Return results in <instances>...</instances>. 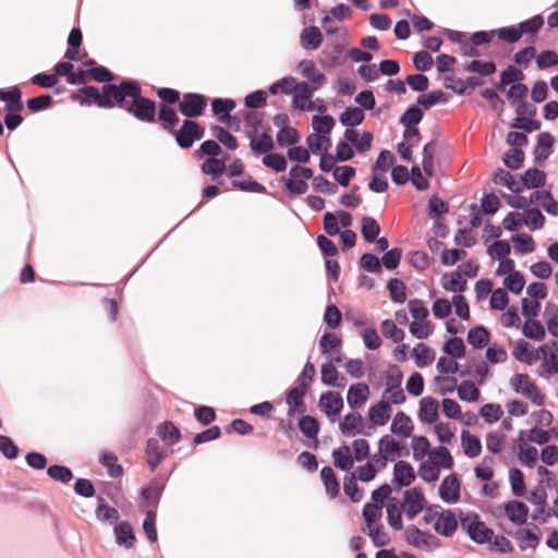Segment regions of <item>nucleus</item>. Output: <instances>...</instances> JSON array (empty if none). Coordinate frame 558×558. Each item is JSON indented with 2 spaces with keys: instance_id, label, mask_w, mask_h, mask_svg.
Returning a JSON list of instances; mask_svg holds the SVG:
<instances>
[{
  "instance_id": "nucleus-49",
  "label": "nucleus",
  "mask_w": 558,
  "mask_h": 558,
  "mask_svg": "<svg viewBox=\"0 0 558 558\" xmlns=\"http://www.w3.org/2000/svg\"><path fill=\"white\" fill-rule=\"evenodd\" d=\"M387 508V519L389 525L396 531H400L403 527L401 510L396 501V499L389 500L386 506Z\"/></svg>"
},
{
  "instance_id": "nucleus-58",
  "label": "nucleus",
  "mask_w": 558,
  "mask_h": 558,
  "mask_svg": "<svg viewBox=\"0 0 558 558\" xmlns=\"http://www.w3.org/2000/svg\"><path fill=\"white\" fill-rule=\"evenodd\" d=\"M524 277L517 270L512 274H509L504 279L505 288L514 294H520L524 288Z\"/></svg>"
},
{
  "instance_id": "nucleus-5",
  "label": "nucleus",
  "mask_w": 558,
  "mask_h": 558,
  "mask_svg": "<svg viewBox=\"0 0 558 558\" xmlns=\"http://www.w3.org/2000/svg\"><path fill=\"white\" fill-rule=\"evenodd\" d=\"M512 389L525 398L530 399L534 404L542 405L544 403V395L538 387L531 380L526 374H515L510 379Z\"/></svg>"
},
{
  "instance_id": "nucleus-29",
  "label": "nucleus",
  "mask_w": 558,
  "mask_h": 558,
  "mask_svg": "<svg viewBox=\"0 0 558 558\" xmlns=\"http://www.w3.org/2000/svg\"><path fill=\"white\" fill-rule=\"evenodd\" d=\"M461 446L463 452L469 458H476L482 452V444L477 436L472 435L469 430L461 432Z\"/></svg>"
},
{
  "instance_id": "nucleus-63",
  "label": "nucleus",
  "mask_w": 558,
  "mask_h": 558,
  "mask_svg": "<svg viewBox=\"0 0 558 558\" xmlns=\"http://www.w3.org/2000/svg\"><path fill=\"white\" fill-rule=\"evenodd\" d=\"M265 167L272 169L276 172H282L287 169V159L283 155L269 153L263 158Z\"/></svg>"
},
{
  "instance_id": "nucleus-22",
  "label": "nucleus",
  "mask_w": 558,
  "mask_h": 558,
  "mask_svg": "<svg viewBox=\"0 0 558 558\" xmlns=\"http://www.w3.org/2000/svg\"><path fill=\"white\" fill-rule=\"evenodd\" d=\"M415 478L414 470L407 461H398L393 466L392 482L400 486H409Z\"/></svg>"
},
{
  "instance_id": "nucleus-19",
  "label": "nucleus",
  "mask_w": 558,
  "mask_h": 558,
  "mask_svg": "<svg viewBox=\"0 0 558 558\" xmlns=\"http://www.w3.org/2000/svg\"><path fill=\"white\" fill-rule=\"evenodd\" d=\"M439 495L444 501L456 502L460 497V483L454 475H449L444 478L440 487Z\"/></svg>"
},
{
  "instance_id": "nucleus-3",
  "label": "nucleus",
  "mask_w": 558,
  "mask_h": 558,
  "mask_svg": "<svg viewBox=\"0 0 558 558\" xmlns=\"http://www.w3.org/2000/svg\"><path fill=\"white\" fill-rule=\"evenodd\" d=\"M461 512L457 514L452 510H444L440 507L429 508L425 512L423 520L426 524H432L436 533L450 537L458 529L460 518H463Z\"/></svg>"
},
{
  "instance_id": "nucleus-61",
  "label": "nucleus",
  "mask_w": 558,
  "mask_h": 558,
  "mask_svg": "<svg viewBox=\"0 0 558 558\" xmlns=\"http://www.w3.org/2000/svg\"><path fill=\"white\" fill-rule=\"evenodd\" d=\"M158 435L167 440L170 445H173L180 439V430L171 422H163L159 425Z\"/></svg>"
},
{
  "instance_id": "nucleus-54",
  "label": "nucleus",
  "mask_w": 558,
  "mask_h": 558,
  "mask_svg": "<svg viewBox=\"0 0 558 558\" xmlns=\"http://www.w3.org/2000/svg\"><path fill=\"white\" fill-rule=\"evenodd\" d=\"M522 218L523 223L532 230L541 229L544 226L545 221V217L543 216L541 210L536 208L524 211L522 214Z\"/></svg>"
},
{
  "instance_id": "nucleus-40",
  "label": "nucleus",
  "mask_w": 558,
  "mask_h": 558,
  "mask_svg": "<svg viewBox=\"0 0 558 558\" xmlns=\"http://www.w3.org/2000/svg\"><path fill=\"white\" fill-rule=\"evenodd\" d=\"M306 143L313 154L327 153L331 146V141L328 135L311 134L306 138Z\"/></svg>"
},
{
  "instance_id": "nucleus-30",
  "label": "nucleus",
  "mask_w": 558,
  "mask_h": 558,
  "mask_svg": "<svg viewBox=\"0 0 558 558\" xmlns=\"http://www.w3.org/2000/svg\"><path fill=\"white\" fill-rule=\"evenodd\" d=\"M333 464L342 471H350L354 464L351 448L349 446H341L332 451Z\"/></svg>"
},
{
  "instance_id": "nucleus-51",
  "label": "nucleus",
  "mask_w": 558,
  "mask_h": 558,
  "mask_svg": "<svg viewBox=\"0 0 558 558\" xmlns=\"http://www.w3.org/2000/svg\"><path fill=\"white\" fill-rule=\"evenodd\" d=\"M324 16L322 19V28L325 31V35H349L345 27L336 25L338 22L330 13L323 11Z\"/></svg>"
},
{
  "instance_id": "nucleus-13",
  "label": "nucleus",
  "mask_w": 558,
  "mask_h": 558,
  "mask_svg": "<svg viewBox=\"0 0 558 558\" xmlns=\"http://www.w3.org/2000/svg\"><path fill=\"white\" fill-rule=\"evenodd\" d=\"M542 354V364L539 366L538 374L544 378H550L553 375L558 373V360L555 353L550 352L547 344L541 345L538 354Z\"/></svg>"
},
{
  "instance_id": "nucleus-17",
  "label": "nucleus",
  "mask_w": 558,
  "mask_h": 558,
  "mask_svg": "<svg viewBox=\"0 0 558 558\" xmlns=\"http://www.w3.org/2000/svg\"><path fill=\"white\" fill-rule=\"evenodd\" d=\"M116 542L119 546L131 549L135 546L136 536L132 525L128 521L120 522L113 529Z\"/></svg>"
},
{
  "instance_id": "nucleus-18",
  "label": "nucleus",
  "mask_w": 558,
  "mask_h": 558,
  "mask_svg": "<svg viewBox=\"0 0 558 558\" xmlns=\"http://www.w3.org/2000/svg\"><path fill=\"white\" fill-rule=\"evenodd\" d=\"M247 137L250 138V147L256 156L263 154L266 156L272 151L275 147L272 137L267 133L256 136L253 132H247Z\"/></svg>"
},
{
  "instance_id": "nucleus-43",
  "label": "nucleus",
  "mask_w": 558,
  "mask_h": 558,
  "mask_svg": "<svg viewBox=\"0 0 558 558\" xmlns=\"http://www.w3.org/2000/svg\"><path fill=\"white\" fill-rule=\"evenodd\" d=\"M147 463L151 471L162 461L163 454L159 448L157 439L150 438L146 445Z\"/></svg>"
},
{
  "instance_id": "nucleus-59",
  "label": "nucleus",
  "mask_w": 558,
  "mask_h": 558,
  "mask_svg": "<svg viewBox=\"0 0 558 558\" xmlns=\"http://www.w3.org/2000/svg\"><path fill=\"white\" fill-rule=\"evenodd\" d=\"M387 288L393 302L403 303L405 301V286L401 280L397 278L390 279L387 283Z\"/></svg>"
},
{
  "instance_id": "nucleus-12",
  "label": "nucleus",
  "mask_w": 558,
  "mask_h": 558,
  "mask_svg": "<svg viewBox=\"0 0 558 558\" xmlns=\"http://www.w3.org/2000/svg\"><path fill=\"white\" fill-rule=\"evenodd\" d=\"M525 432L521 430L517 440L518 458L520 462L529 468H533L538 459V451L535 447L530 446L524 439Z\"/></svg>"
},
{
  "instance_id": "nucleus-10",
  "label": "nucleus",
  "mask_w": 558,
  "mask_h": 558,
  "mask_svg": "<svg viewBox=\"0 0 558 558\" xmlns=\"http://www.w3.org/2000/svg\"><path fill=\"white\" fill-rule=\"evenodd\" d=\"M405 538L410 545L425 551H433L438 546V541L434 535L427 534L416 526L407 529Z\"/></svg>"
},
{
  "instance_id": "nucleus-37",
  "label": "nucleus",
  "mask_w": 558,
  "mask_h": 558,
  "mask_svg": "<svg viewBox=\"0 0 558 558\" xmlns=\"http://www.w3.org/2000/svg\"><path fill=\"white\" fill-rule=\"evenodd\" d=\"M362 424V416L357 412L348 413L339 427L341 432L348 436H354L359 433V428Z\"/></svg>"
},
{
  "instance_id": "nucleus-56",
  "label": "nucleus",
  "mask_w": 558,
  "mask_h": 558,
  "mask_svg": "<svg viewBox=\"0 0 558 558\" xmlns=\"http://www.w3.org/2000/svg\"><path fill=\"white\" fill-rule=\"evenodd\" d=\"M343 490L353 502H360L363 499V492L356 484L355 475L344 477Z\"/></svg>"
},
{
  "instance_id": "nucleus-21",
  "label": "nucleus",
  "mask_w": 558,
  "mask_h": 558,
  "mask_svg": "<svg viewBox=\"0 0 558 558\" xmlns=\"http://www.w3.org/2000/svg\"><path fill=\"white\" fill-rule=\"evenodd\" d=\"M390 430L401 438H409L413 430L411 418L404 412L399 411L392 420Z\"/></svg>"
},
{
  "instance_id": "nucleus-11",
  "label": "nucleus",
  "mask_w": 558,
  "mask_h": 558,
  "mask_svg": "<svg viewBox=\"0 0 558 558\" xmlns=\"http://www.w3.org/2000/svg\"><path fill=\"white\" fill-rule=\"evenodd\" d=\"M319 407L331 423L338 421L343 409V399L339 392L327 391L319 398Z\"/></svg>"
},
{
  "instance_id": "nucleus-7",
  "label": "nucleus",
  "mask_w": 558,
  "mask_h": 558,
  "mask_svg": "<svg viewBox=\"0 0 558 558\" xmlns=\"http://www.w3.org/2000/svg\"><path fill=\"white\" fill-rule=\"evenodd\" d=\"M289 179L286 181V187L292 194L303 195L308 189L307 179L313 177V171L310 168L294 166L290 169Z\"/></svg>"
},
{
  "instance_id": "nucleus-9",
  "label": "nucleus",
  "mask_w": 558,
  "mask_h": 558,
  "mask_svg": "<svg viewBox=\"0 0 558 558\" xmlns=\"http://www.w3.org/2000/svg\"><path fill=\"white\" fill-rule=\"evenodd\" d=\"M207 106L206 98L201 94H184L179 102L180 112L187 118H197L203 114Z\"/></svg>"
},
{
  "instance_id": "nucleus-31",
  "label": "nucleus",
  "mask_w": 558,
  "mask_h": 558,
  "mask_svg": "<svg viewBox=\"0 0 558 558\" xmlns=\"http://www.w3.org/2000/svg\"><path fill=\"white\" fill-rule=\"evenodd\" d=\"M323 384L331 387L343 388L345 378L339 377V373L332 363H324L320 367Z\"/></svg>"
},
{
  "instance_id": "nucleus-36",
  "label": "nucleus",
  "mask_w": 558,
  "mask_h": 558,
  "mask_svg": "<svg viewBox=\"0 0 558 558\" xmlns=\"http://www.w3.org/2000/svg\"><path fill=\"white\" fill-rule=\"evenodd\" d=\"M378 449L390 461H393L400 453L401 445L396 441L391 436L385 435L378 441Z\"/></svg>"
},
{
  "instance_id": "nucleus-14",
  "label": "nucleus",
  "mask_w": 558,
  "mask_h": 558,
  "mask_svg": "<svg viewBox=\"0 0 558 558\" xmlns=\"http://www.w3.org/2000/svg\"><path fill=\"white\" fill-rule=\"evenodd\" d=\"M459 46V50L463 56L477 57L480 52L477 47L489 43L492 37H449Z\"/></svg>"
},
{
  "instance_id": "nucleus-26",
  "label": "nucleus",
  "mask_w": 558,
  "mask_h": 558,
  "mask_svg": "<svg viewBox=\"0 0 558 558\" xmlns=\"http://www.w3.org/2000/svg\"><path fill=\"white\" fill-rule=\"evenodd\" d=\"M300 74L311 81L316 86H323L326 83L325 75L319 72L314 62L311 60H302L298 65Z\"/></svg>"
},
{
  "instance_id": "nucleus-47",
  "label": "nucleus",
  "mask_w": 558,
  "mask_h": 558,
  "mask_svg": "<svg viewBox=\"0 0 558 558\" xmlns=\"http://www.w3.org/2000/svg\"><path fill=\"white\" fill-rule=\"evenodd\" d=\"M362 235L366 242H374L380 232L378 222L372 217H364L362 219Z\"/></svg>"
},
{
  "instance_id": "nucleus-8",
  "label": "nucleus",
  "mask_w": 558,
  "mask_h": 558,
  "mask_svg": "<svg viewBox=\"0 0 558 558\" xmlns=\"http://www.w3.org/2000/svg\"><path fill=\"white\" fill-rule=\"evenodd\" d=\"M425 507L426 499L420 488L415 487L404 492L401 508L408 519H414Z\"/></svg>"
},
{
  "instance_id": "nucleus-6",
  "label": "nucleus",
  "mask_w": 558,
  "mask_h": 558,
  "mask_svg": "<svg viewBox=\"0 0 558 558\" xmlns=\"http://www.w3.org/2000/svg\"><path fill=\"white\" fill-rule=\"evenodd\" d=\"M204 129L195 121L184 120L179 130H174L172 134L181 148H190L193 144L204 136Z\"/></svg>"
},
{
  "instance_id": "nucleus-28",
  "label": "nucleus",
  "mask_w": 558,
  "mask_h": 558,
  "mask_svg": "<svg viewBox=\"0 0 558 558\" xmlns=\"http://www.w3.org/2000/svg\"><path fill=\"white\" fill-rule=\"evenodd\" d=\"M391 414V405L388 404V401H379L375 405H372L368 410V417L373 422V424L383 426L385 425Z\"/></svg>"
},
{
  "instance_id": "nucleus-62",
  "label": "nucleus",
  "mask_w": 558,
  "mask_h": 558,
  "mask_svg": "<svg viewBox=\"0 0 558 558\" xmlns=\"http://www.w3.org/2000/svg\"><path fill=\"white\" fill-rule=\"evenodd\" d=\"M447 100V96L441 90H433L417 97V104L423 106L425 109H429L434 105L438 102H446Z\"/></svg>"
},
{
  "instance_id": "nucleus-48",
  "label": "nucleus",
  "mask_w": 558,
  "mask_h": 558,
  "mask_svg": "<svg viewBox=\"0 0 558 558\" xmlns=\"http://www.w3.org/2000/svg\"><path fill=\"white\" fill-rule=\"evenodd\" d=\"M522 332L526 338L533 340H543L546 335L544 326L535 319H527L524 323Z\"/></svg>"
},
{
  "instance_id": "nucleus-46",
  "label": "nucleus",
  "mask_w": 558,
  "mask_h": 558,
  "mask_svg": "<svg viewBox=\"0 0 558 558\" xmlns=\"http://www.w3.org/2000/svg\"><path fill=\"white\" fill-rule=\"evenodd\" d=\"M96 518L102 522H116L119 520V512L116 508L108 506L104 498H98V507L96 509Z\"/></svg>"
},
{
  "instance_id": "nucleus-35",
  "label": "nucleus",
  "mask_w": 558,
  "mask_h": 558,
  "mask_svg": "<svg viewBox=\"0 0 558 558\" xmlns=\"http://www.w3.org/2000/svg\"><path fill=\"white\" fill-rule=\"evenodd\" d=\"M522 191L527 189H537L545 184V173L536 168L527 169L522 177Z\"/></svg>"
},
{
  "instance_id": "nucleus-1",
  "label": "nucleus",
  "mask_w": 558,
  "mask_h": 558,
  "mask_svg": "<svg viewBox=\"0 0 558 558\" xmlns=\"http://www.w3.org/2000/svg\"><path fill=\"white\" fill-rule=\"evenodd\" d=\"M105 92L111 93L116 104L142 122H155L156 105L141 95V87L135 81L122 82L120 85L107 84Z\"/></svg>"
},
{
  "instance_id": "nucleus-55",
  "label": "nucleus",
  "mask_w": 558,
  "mask_h": 558,
  "mask_svg": "<svg viewBox=\"0 0 558 558\" xmlns=\"http://www.w3.org/2000/svg\"><path fill=\"white\" fill-rule=\"evenodd\" d=\"M457 391L459 398L468 402H475L480 397V390L476 388L474 383L469 380L461 383L458 386Z\"/></svg>"
},
{
  "instance_id": "nucleus-50",
  "label": "nucleus",
  "mask_w": 558,
  "mask_h": 558,
  "mask_svg": "<svg viewBox=\"0 0 558 558\" xmlns=\"http://www.w3.org/2000/svg\"><path fill=\"white\" fill-rule=\"evenodd\" d=\"M434 324L427 319L412 322L410 332L417 339H426L434 331Z\"/></svg>"
},
{
  "instance_id": "nucleus-25",
  "label": "nucleus",
  "mask_w": 558,
  "mask_h": 558,
  "mask_svg": "<svg viewBox=\"0 0 558 558\" xmlns=\"http://www.w3.org/2000/svg\"><path fill=\"white\" fill-rule=\"evenodd\" d=\"M493 181L496 185L506 186L512 193L517 194L522 192V181L504 169H499L495 172Z\"/></svg>"
},
{
  "instance_id": "nucleus-2",
  "label": "nucleus",
  "mask_w": 558,
  "mask_h": 558,
  "mask_svg": "<svg viewBox=\"0 0 558 558\" xmlns=\"http://www.w3.org/2000/svg\"><path fill=\"white\" fill-rule=\"evenodd\" d=\"M545 24L542 13L521 21L517 25L501 26L488 31L464 32L439 26L433 35H538Z\"/></svg>"
},
{
  "instance_id": "nucleus-16",
  "label": "nucleus",
  "mask_w": 558,
  "mask_h": 558,
  "mask_svg": "<svg viewBox=\"0 0 558 558\" xmlns=\"http://www.w3.org/2000/svg\"><path fill=\"white\" fill-rule=\"evenodd\" d=\"M438 401L432 397H424L420 401L418 418L426 424H433L438 420Z\"/></svg>"
},
{
  "instance_id": "nucleus-38",
  "label": "nucleus",
  "mask_w": 558,
  "mask_h": 558,
  "mask_svg": "<svg viewBox=\"0 0 558 558\" xmlns=\"http://www.w3.org/2000/svg\"><path fill=\"white\" fill-rule=\"evenodd\" d=\"M158 121L162 123V128L168 132H173L174 125L179 122L175 110L166 105L159 107Z\"/></svg>"
},
{
  "instance_id": "nucleus-32",
  "label": "nucleus",
  "mask_w": 558,
  "mask_h": 558,
  "mask_svg": "<svg viewBox=\"0 0 558 558\" xmlns=\"http://www.w3.org/2000/svg\"><path fill=\"white\" fill-rule=\"evenodd\" d=\"M412 356L417 367H425L434 362L435 351L424 343H417L412 351Z\"/></svg>"
},
{
  "instance_id": "nucleus-4",
  "label": "nucleus",
  "mask_w": 558,
  "mask_h": 558,
  "mask_svg": "<svg viewBox=\"0 0 558 558\" xmlns=\"http://www.w3.org/2000/svg\"><path fill=\"white\" fill-rule=\"evenodd\" d=\"M461 527L477 544L490 543L494 531L485 525L475 513H466L460 518Z\"/></svg>"
},
{
  "instance_id": "nucleus-24",
  "label": "nucleus",
  "mask_w": 558,
  "mask_h": 558,
  "mask_svg": "<svg viewBox=\"0 0 558 558\" xmlns=\"http://www.w3.org/2000/svg\"><path fill=\"white\" fill-rule=\"evenodd\" d=\"M505 512L511 522L523 524L526 522L529 508L521 501L512 500L505 505Z\"/></svg>"
},
{
  "instance_id": "nucleus-44",
  "label": "nucleus",
  "mask_w": 558,
  "mask_h": 558,
  "mask_svg": "<svg viewBox=\"0 0 558 558\" xmlns=\"http://www.w3.org/2000/svg\"><path fill=\"white\" fill-rule=\"evenodd\" d=\"M364 112L361 108H347L340 116V122L344 126L354 128L364 121Z\"/></svg>"
},
{
  "instance_id": "nucleus-52",
  "label": "nucleus",
  "mask_w": 558,
  "mask_h": 558,
  "mask_svg": "<svg viewBox=\"0 0 558 558\" xmlns=\"http://www.w3.org/2000/svg\"><path fill=\"white\" fill-rule=\"evenodd\" d=\"M369 25L377 32H387L392 25L391 17L386 13L374 12L368 16Z\"/></svg>"
},
{
  "instance_id": "nucleus-60",
  "label": "nucleus",
  "mask_w": 558,
  "mask_h": 558,
  "mask_svg": "<svg viewBox=\"0 0 558 558\" xmlns=\"http://www.w3.org/2000/svg\"><path fill=\"white\" fill-rule=\"evenodd\" d=\"M509 481L513 495L522 497L525 494V483L522 471L519 469H512L509 474Z\"/></svg>"
},
{
  "instance_id": "nucleus-39",
  "label": "nucleus",
  "mask_w": 558,
  "mask_h": 558,
  "mask_svg": "<svg viewBox=\"0 0 558 558\" xmlns=\"http://www.w3.org/2000/svg\"><path fill=\"white\" fill-rule=\"evenodd\" d=\"M468 342L475 349H482L489 342V332L485 327L478 326L470 329Z\"/></svg>"
},
{
  "instance_id": "nucleus-45",
  "label": "nucleus",
  "mask_w": 558,
  "mask_h": 558,
  "mask_svg": "<svg viewBox=\"0 0 558 558\" xmlns=\"http://www.w3.org/2000/svg\"><path fill=\"white\" fill-rule=\"evenodd\" d=\"M336 122L331 116H314L312 119L313 134L329 135Z\"/></svg>"
},
{
  "instance_id": "nucleus-20",
  "label": "nucleus",
  "mask_w": 558,
  "mask_h": 558,
  "mask_svg": "<svg viewBox=\"0 0 558 558\" xmlns=\"http://www.w3.org/2000/svg\"><path fill=\"white\" fill-rule=\"evenodd\" d=\"M369 396V387L365 383H359L351 385L348 395L347 401L348 404L354 409L364 404Z\"/></svg>"
},
{
  "instance_id": "nucleus-64",
  "label": "nucleus",
  "mask_w": 558,
  "mask_h": 558,
  "mask_svg": "<svg viewBox=\"0 0 558 558\" xmlns=\"http://www.w3.org/2000/svg\"><path fill=\"white\" fill-rule=\"evenodd\" d=\"M512 242L517 252L521 254L531 253L535 250L534 241L531 235L521 233L512 236Z\"/></svg>"
},
{
  "instance_id": "nucleus-42",
  "label": "nucleus",
  "mask_w": 558,
  "mask_h": 558,
  "mask_svg": "<svg viewBox=\"0 0 558 558\" xmlns=\"http://www.w3.org/2000/svg\"><path fill=\"white\" fill-rule=\"evenodd\" d=\"M466 281L462 278V275L458 271L446 274L442 277V287L447 291L462 292L464 291Z\"/></svg>"
},
{
  "instance_id": "nucleus-33",
  "label": "nucleus",
  "mask_w": 558,
  "mask_h": 558,
  "mask_svg": "<svg viewBox=\"0 0 558 558\" xmlns=\"http://www.w3.org/2000/svg\"><path fill=\"white\" fill-rule=\"evenodd\" d=\"M320 476L325 486L326 494L331 499L336 498L339 494L340 486L333 470L330 466H324L320 471Z\"/></svg>"
},
{
  "instance_id": "nucleus-15",
  "label": "nucleus",
  "mask_w": 558,
  "mask_h": 558,
  "mask_svg": "<svg viewBox=\"0 0 558 558\" xmlns=\"http://www.w3.org/2000/svg\"><path fill=\"white\" fill-rule=\"evenodd\" d=\"M80 93L86 98V100H93L101 108H112L116 104L112 94L105 92V86L102 87V93L99 92L97 87L94 86H85Z\"/></svg>"
},
{
  "instance_id": "nucleus-53",
  "label": "nucleus",
  "mask_w": 558,
  "mask_h": 558,
  "mask_svg": "<svg viewBox=\"0 0 558 558\" xmlns=\"http://www.w3.org/2000/svg\"><path fill=\"white\" fill-rule=\"evenodd\" d=\"M506 436L500 432H489L486 435L485 445L488 451L498 454L504 450Z\"/></svg>"
},
{
  "instance_id": "nucleus-57",
  "label": "nucleus",
  "mask_w": 558,
  "mask_h": 558,
  "mask_svg": "<svg viewBox=\"0 0 558 558\" xmlns=\"http://www.w3.org/2000/svg\"><path fill=\"white\" fill-rule=\"evenodd\" d=\"M367 535L372 538L373 543L377 547L387 545L390 541L389 535L385 532L383 524H376L366 527Z\"/></svg>"
},
{
  "instance_id": "nucleus-41",
  "label": "nucleus",
  "mask_w": 558,
  "mask_h": 558,
  "mask_svg": "<svg viewBox=\"0 0 558 558\" xmlns=\"http://www.w3.org/2000/svg\"><path fill=\"white\" fill-rule=\"evenodd\" d=\"M362 514H363L366 527L373 526L376 524H380V520L383 517V507H381V505L367 502L363 507Z\"/></svg>"
},
{
  "instance_id": "nucleus-34",
  "label": "nucleus",
  "mask_w": 558,
  "mask_h": 558,
  "mask_svg": "<svg viewBox=\"0 0 558 558\" xmlns=\"http://www.w3.org/2000/svg\"><path fill=\"white\" fill-rule=\"evenodd\" d=\"M405 15L409 17L413 29L418 35L428 33L435 28V23L423 14L412 13L410 10H405Z\"/></svg>"
},
{
  "instance_id": "nucleus-23",
  "label": "nucleus",
  "mask_w": 558,
  "mask_h": 558,
  "mask_svg": "<svg viewBox=\"0 0 558 558\" xmlns=\"http://www.w3.org/2000/svg\"><path fill=\"white\" fill-rule=\"evenodd\" d=\"M0 100L5 101V110L9 112H20L23 109L22 92L17 86L8 90L0 89Z\"/></svg>"
},
{
  "instance_id": "nucleus-27",
  "label": "nucleus",
  "mask_w": 558,
  "mask_h": 558,
  "mask_svg": "<svg viewBox=\"0 0 558 558\" xmlns=\"http://www.w3.org/2000/svg\"><path fill=\"white\" fill-rule=\"evenodd\" d=\"M234 107V101L230 99L216 98L211 101V110L214 114L219 116V121L228 125H231V120H233L230 116V111H232Z\"/></svg>"
}]
</instances>
